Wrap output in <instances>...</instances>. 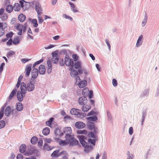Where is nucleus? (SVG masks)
Instances as JSON below:
<instances>
[{
    "label": "nucleus",
    "instance_id": "nucleus-12",
    "mask_svg": "<svg viewBox=\"0 0 159 159\" xmlns=\"http://www.w3.org/2000/svg\"><path fill=\"white\" fill-rule=\"evenodd\" d=\"M36 11H37L38 15H41L42 14V9L41 6L39 3H36L35 5Z\"/></svg>",
    "mask_w": 159,
    "mask_h": 159
},
{
    "label": "nucleus",
    "instance_id": "nucleus-6",
    "mask_svg": "<svg viewBox=\"0 0 159 159\" xmlns=\"http://www.w3.org/2000/svg\"><path fill=\"white\" fill-rule=\"evenodd\" d=\"M26 89L29 92H31L33 91L35 88L34 84L32 82H30L27 84Z\"/></svg>",
    "mask_w": 159,
    "mask_h": 159
},
{
    "label": "nucleus",
    "instance_id": "nucleus-1",
    "mask_svg": "<svg viewBox=\"0 0 159 159\" xmlns=\"http://www.w3.org/2000/svg\"><path fill=\"white\" fill-rule=\"evenodd\" d=\"M78 138L79 139L80 143L83 146L85 147L84 151L87 152H88L92 149V147L90 145H87V143L84 140L85 137L82 135L78 136Z\"/></svg>",
    "mask_w": 159,
    "mask_h": 159
},
{
    "label": "nucleus",
    "instance_id": "nucleus-15",
    "mask_svg": "<svg viewBox=\"0 0 159 159\" xmlns=\"http://www.w3.org/2000/svg\"><path fill=\"white\" fill-rule=\"evenodd\" d=\"M80 88H83L87 85V81L86 80H82L77 83Z\"/></svg>",
    "mask_w": 159,
    "mask_h": 159
},
{
    "label": "nucleus",
    "instance_id": "nucleus-44",
    "mask_svg": "<svg viewBox=\"0 0 159 159\" xmlns=\"http://www.w3.org/2000/svg\"><path fill=\"white\" fill-rule=\"evenodd\" d=\"M32 22L34 24L33 26L34 27H37L38 26V24L37 23V20L36 19H33L32 20Z\"/></svg>",
    "mask_w": 159,
    "mask_h": 159
},
{
    "label": "nucleus",
    "instance_id": "nucleus-59",
    "mask_svg": "<svg viewBox=\"0 0 159 159\" xmlns=\"http://www.w3.org/2000/svg\"><path fill=\"white\" fill-rule=\"evenodd\" d=\"M93 96V92L92 90H90L89 93V98H91Z\"/></svg>",
    "mask_w": 159,
    "mask_h": 159
},
{
    "label": "nucleus",
    "instance_id": "nucleus-10",
    "mask_svg": "<svg viewBox=\"0 0 159 159\" xmlns=\"http://www.w3.org/2000/svg\"><path fill=\"white\" fill-rule=\"evenodd\" d=\"M73 66H70L69 68V70L70 71V75L72 77H75L77 75L78 73L77 70L74 69H73Z\"/></svg>",
    "mask_w": 159,
    "mask_h": 159
},
{
    "label": "nucleus",
    "instance_id": "nucleus-49",
    "mask_svg": "<svg viewBox=\"0 0 159 159\" xmlns=\"http://www.w3.org/2000/svg\"><path fill=\"white\" fill-rule=\"evenodd\" d=\"M43 61V59H41L40 60L37 61L35 62V63L33 64V67H35L36 65L39 64L40 63L42 62Z\"/></svg>",
    "mask_w": 159,
    "mask_h": 159
},
{
    "label": "nucleus",
    "instance_id": "nucleus-28",
    "mask_svg": "<svg viewBox=\"0 0 159 159\" xmlns=\"http://www.w3.org/2000/svg\"><path fill=\"white\" fill-rule=\"evenodd\" d=\"M13 8L16 11H19L20 9V5L18 3H16L15 4Z\"/></svg>",
    "mask_w": 159,
    "mask_h": 159
},
{
    "label": "nucleus",
    "instance_id": "nucleus-16",
    "mask_svg": "<svg viewBox=\"0 0 159 159\" xmlns=\"http://www.w3.org/2000/svg\"><path fill=\"white\" fill-rule=\"evenodd\" d=\"M47 72L48 74L50 73L52 71V65L50 60H48L47 62Z\"/></svg>",
    "mask_w": 159,
    "mask_h": 159
},
{
    "label": "nucleus",
    "instance_id": "nucleus-30",
    "mask_svg": "<svg viewBox=\"0 0 159 159\" xmlns=\"http://www.w3.org/2000/svg\"><path fill=\"white\" fill-rule=\"evenodd\" d=\"M13 9V7L11 5H8L6 7V11L8 13H11Z\"/></svg>",
    "mask_w": 159,
    "mask_h": 159
},
{
    "label": "nucleus",
    "instance_id": "nucleus-14",
    "mask_svg": "<svg viewBox=\"0 0 159 159\" xmlns=\"http://www.w3.org/2000/svg\"><path fill=\"white\" fill-rule=\"evenodd\" d=\"M46 71V69L44 65H41L39 67V72L40 74L43 75Z\"/></svg>",
    "mask_w": 159,
    "mask_h": 159
},
{
    "label": "nucleus",
    "instance_id": "nucleus-39",
    "mask_svg": "<svg viewBox=\"0 0 159 159\" xmlns=\"http://www.w3.org/2000/svg\"><path fill=\"white\" fill-rule=\"evenodd\" d=\"M89 92V89L87 88H84L82 91V94L84 95H86Z\"/></svg>",
    "mask_w": 159,
    "mask_h": 159
},
{
    "label": "nucleus",
    "instance_id": "nucleus-53",
    "mask_svg": "<svg viewBox=\"0 0 159 159\" xmlns=\"http://www.w3.org/2000/svg\"><path fill=\"white\" fill-rule=\"evenodd\" d=\"M88 135L89 137L90 138H96V136L95 135L94 133L92 132H90V133H89L88 134Z\"/></svg>",
    "mask_w": 159,
    "mask_h": 159
},
{
    "label": "nucleus",
    "instance_id": "nucleus-57",
    "mask_svg": "<svg viewBox=\"0 0 159 159\" xmlns=\"http://www.w3.org/2000/svg\"><path fill=\"white\" fill-rule=\"evenodd\" d=\"M60 65L61 66H62L64 65L65 64V62L64 60L63 59H60L59 62Z\"/></svg>",
    "mask_w": 159,
    "mask_h": 159
},
{
    "label": "nucleus",
    "instance_id": "nucleus-38",
    "mask_svg": "<svg viewBox=\"0 0 159 159\" xmlns=\"http://www.w3.org/2000/svg\"><path fill=\"white\" fill-rule=\"evenodd\" d=\"M53 120L54 118H50L48 120L46 121V125L49 126H50L52 125V122L53 121Z\"/></svg>",
    "mask_w": 159,
    "mask_h": 159
},
{
    "label": "nucleus",
    "instance_id": "nucleus-33",
    "mask_svg": "<svg viewBox=\"0 0 159 159\" xmlns=\"http://www.w3.org/2000/svg\"><path fill=\"white\" fill-rule=\"evenodd\" d=\"M13 43L15 45H17L19 43L20 39L18 37H16L14 38L13 41Z\"/></svg>",
    "mask_w": 159,
    "mask_h": 159
},
{
    "label": "nucleus",
    "instance_id": "nucleus-20",
    "mask_svg": "<svg viewBox=\"0 0 159 159\" xmlns=\"http://www.w3.org/2000/svg\"><path fill=\"white\" fill-rule=\"evenodd\" d=\"M66 139L64 140H61L59 142L60 145H66L69 143L70 141L69 140V138H65Z\"/></svg>",
    "mask_w": 159,
    "mask_h": 159
},
{
    "label": "nucleus",
    "instance_id": "nucleus-17",
    "mask_svg": "<svg viewBox=\"0 0 159 159\" xmlns=\"http://www.w3.org/2000/svg\"><path fill=\"white\" fill-rule=\"evenodd\" d=\"M32 64H29L26 66L25 69L26 72V75L27 76H28L30 75V72L31 70Z\"/></svg>",
    "mask_w": 159,
    "mask_h": 159
},
{
    "label": "nucleus",
    "instance_id": "nucleus-25",
    "mask_svg": "<svg viewBox=\"0 0 159 159\" xmlns=\"http://www.w3.org/2000/svg\"><path fill=\"white\" fill-rule=\"evenodd\" d=\"M91 108V107L89 105H84L82 107V110L84 112L88 111Z\"/></svg>",
    "mask_w": 159,
    "mask_h": 159
},
{
    "label": "nucleus",
    "instance_id": "nucleus-11",
    "mask_svg": "<svg viewBox=\"0 0 159 159\" xmlns=\"http://www.w3.org/2000/svg\"><path fill=\"white\" fill-rule=\"evenodd\" d=\"M38 75V70L37 68H34L31 72L32 77L33 78H36Z\"/></svg>",
    "mask_w": 159,
    "mask_h": 159
},
{
    "label": "nucleus",
    "instance_id": "nucleus-19",
    "mask_svg": "<svg viewBox=\"0 0 159 159\" xmlns=\"http://www.w3.org/2000/svg\"><path fill=\"white\" fill-rule=\"evenodd\" d=\"M69 4L70 5L71 9L74 12H78V11L75 5L72 2H69Z\"/></svg>",
    "mask_w": 159,
    "mask_h": 159
},
{
    "label": "nucleus",
    "instance_id": "nucleus-43",
    "mask_svg": "<svg viewBox=\"0 0 159 159\" xmlns=\"http://www.w3.org/2000/svg\"><path fill=\"white\" fill-rule=\"evenodd\" d=\"M15 54V52L12 51H10L8 52L7 54V56L8 57H10L11 56Z\"/></svg>",
    "mask_w": 159,
    "mask_h": 159
},
{
    "label": "nucleus",
    "instance_id": "nucleus-61",
    "mask_svg": "<svg viewBox=\"0 0 159 159\" xmlns=\"http://www.w3.org/2000/svg\"><path fill=\"white\" fill-rule=\"evenodd\" d=\"M55 47V45L53 44H50L49 46L47 47H46L45 48V49H49L51 48H52Z\"/></svg>",
    "mask_w": 159,
    "mask_h": 159
},
{
    "label": "nucleus",
    "instance_id": "nucleus-18",
    "mask_svg": "<svg viewBox=\"0 0 159 159\" xmlns=\"http://www.w3.org/2000/svg\"><path fill=\"white\" fill-rule=\"evenodd\" d=\"M23 27V25L20 24H18L16 26V29L19 31V32L17 33L18 35H21Z\"/></svg>",
    "mask_w": 159,
    "mask_h": 159
},
{
    "label": "nucleus",
    "instance_id": "nucleus-63",
    "mask_svg": "<svg viewBox=\"0 0 159 159\" xmlns=\"http://www.w3.org/2000/svg\"><path fill=\"white\" fill-rule=\"evenodd\" d=\"M129 133L130 135H132L133 133V128L132 127H130L129 129Z\"/></svg>",
    "mask_w": 159,
    "mask_h": 159
},
{
    "label": "nucleus",
    "instance_id": "nucleus-32",
    "mask_svg": "<svg viewBox=\"0 0 159 159\" xmlns=\"http://www.w3.org/2000/svg\"><path fill=\"white\" fill-rule=\"evenodd\" d=\"M16 89H14L12 90L8 98L9 99L11 100L12 99L13 96L16 93Z\"/></svg>",
    "mask_w": 159,
    "mask_h": 159
},
{
    "label": "nucleus",
    "instance_id": "nucleus-52",
    "mask_svg": "<svg viewBox=\"0 0 159 159\" xmlns=\"http://www.w3.org/2000/svg\"><path fill=\"white\" fill-rule=\"evenodd\" d=\"M21 92L23 94H25L26 93L27 90L26 87L20 88Z\"/></svg>",
    "mask_w": 159,
    "mask_h": 159
},
{
    "label": "nucleus",
    "instance_id": "nucleus-31",
    "mask_svg": "<svg viewBox=\"0 0 159 159\" xmlns=\"http://www.w3.org/2000/svg\"><path fill=\"white\" fill-rule=\"evenodd\" d=\"M59 151V150H57L54 151L51 154V156L52 157H58L59 156V155L58 154Z\"/></svg>",
    "mask_w": 159,
    "mask_h": 159
},
{
    "label": "nucleus",
    "instance_id": "nucleus-40",
    "mask_svg": "<svg viewBox=\"0 0 159 159\" xmlns=\"http://www.w3.org/2000/svg\"><path fill=\"white\" fill-rule=\"evenodd\" d=\"M147 20V15L146 13H145V17L143 21L142 22V25L143 26H144L146 24Z\"/></svg>",
    "mask_w": 159,
    "mask_h": 159
},
{
    "label": "nucleus",
    "instance_id": "nucleus-45",
    "mask_svg": "<svg viewBox=\"0 0 159 159\" xmlns=\"http://www.w3.org/2000/svg\"><path fill=\"white\" fill-rule=\"evenodd\" d=\"M0 17L2 20H5L7 18V16L6 14H4L1 16Z\"/></svg>",
    "mask_w": 159,
    "mask_h": 159
},
{
    "label": "nucleus",
    "instance_id": "nucleus-3",
    "mask_svg": "<svg viewBox=\"0 0 159 159\" xmlns=\"http://www.w3.org/2000/svg\"><path fill=\"white\" fill-rule=\"evenodd\" d=\"M16 112V111L13 110L11 109V107L9 106H7L6 108L5 111V114L6 116H9L11 113L12 112L13 115H15V116H17V115L14 113V112Z\"/></svg>",
    "mask_w": 159,
    "mask_h": 159
},
{
    "label": "nucleus",
    "instance_id": "nucleus-54",
    "mask_svg": "<svg viewBox=\"0 0 159 159\" xmlns=\"http://www.w3.org/2000/svg\"><path fill=\"white\" fill-rule=\"evenodd\" d=\"M112 83L113 85L115 87L117 85V81L115 79H114L112 80Z\"/></svg>",
    "mask_w": 159,
    "mask_h": 159
},
{
    "label": "nucleus",
    "instance_id": "nucleus-37",
    "mask_svg": "<svg viewBox=\"0 0 159 159\" xmlns=\"http://www.w3.org/2000/svg\"><path fill=\"white\" fill-rule=\"evenodd\" d=\"M43 148L44 149L47 151H50L53 148V147L51 148L50 147L48 146V144L47 143L44 144Z\"/></svg>",
    "mask_w": 159,
    "mask_h": 159
},
{
    "label": "nucleus",
    "instance_id": "nucleus-26",
    "mask_svg": "<svg viewBox=\"0 0 159 159\" xmlns=\"http://www.w3.org/2000/svg\"><path fill=\"white\" fill-rule=\"evenodd\" d=\"M87 125L90 129L92 130L94 129L95 125L93 122L89 121L87 123Z\"/></svg>",
    "mask_w": 159,
    "mask_h": 159
},
{
    "label": "nucleus",
    "instance_id": "nucleus-29",
    "mask_svg": "<svg viewBox=\"0 0 159 159\" xmlns=\"http://www.w3.org/2000/svg\"><path fill=\"white\" fill-rule=\"evenodd\" d=\"M26 149V146L25 145L23 144L21 145L20 148V152L21 153H24Z\"/></svg>",
    "mask_w": 159,
    "mask_h": 159
},
{
    "label": "nucleus",
    "instance_id": "nucleus-27",
    "mask_svg": "<svg viewBox=\"0 0 159 159\" xmlns=\"http://www.w3.org/2000/svg\"><path fill=\"white\" fill-rule=\"evenodd\" d=\"M143 38V36L142 35H140L138 40L136 44V46L137 47H139L142 43V40Z\"/></svg>",
    "mask_w": 159,
    "mask_h": 159
},
{
    "label": "nucleus",
    "instance_id": "nucleus-5",
    "mask_svg": "<svg viewBox=\"0 0 159 159\" xmlns=\"http://www.w3.org/2000/svg\"><path fill=\"white\" fill-rule=\"evenodd\" d=\"M81 111L80 110L77 109L73 108L71 109L70 112L71 115L81 116L83 113L81 112Z\"/></svg>",
    "mask_w": 159,
    "mask_h": 159
},
{
    "label": "nucleus",
    "instance_id": "nucleus-36",
    "mask_svg": "<svg viewBox=\"0 0 159 159\" xmlns=\"http://www.w3.org/2000/svg\"><path fill=\"white\" fill-rule=\"evenodd\" d=\"M97 117L96 116H90L88 117L87 118V120L89 121H95L97 120Z\"/></svg>",
    "mask_w": 159,
    "mask_h": 159
},
{
    "label": "nucleus",
    "instance_id": "nucleus-55",
    "mask_svg": "<svg viewBox=\"0 0 159 159\" xmlns=\"http://www.w3.org/2000/svg\"><path fill=\"white\" fill-rule=\"evenodd\" d=\"M13 35V33L12 32H11L7 34H6V37L7 39H9V38L11 37Z\"/></svg>",
    "mask_w": 159,
    "mask_h": 159
},
{
    "label": "nucleus",
    "instance_id": "nucleus-21",
    "mask_svg": "<svg viewBox=\"0 0 159 159\" xmlns=\"http://www.w3.org/2000/svg\"><path fill=\"white\" fill-rule=\"evenodd\" d=\"M26 18V16L25 15L23 14H20L18 17V19L21 22H23L24 21Z\"/></svg>",
    "mask_w": 159,
    "mask_h": 159
},
{
    "label": "nucleus",
    "instance_id": "nucleus-2",
    "mask_svg": "<svg viewBox=\"0 0 159 159\" xmlns=\"http://www.w3.org/2000/svg\"><path fill=\"white\" fill-rule=\"evenodd\" d=\"M64 132L66 134L65 138H70L72 136L71 134L72 133L71 128L70 127H65L64 129Z\"/></svg>",
    "mask_w": 159,
    "mask_h": 159
},
{
    "label": "nucleus",
    "instance_id": "nucleus-60",
    "mask_svg": "<svg viewBox=\"0 0 159 159\" xmlns=\"http://www.w3.org/2000/svg\"><path fill=\"white\" fill-rule=\"evenodd\" d=\"M23 156L21 154H18L17 156V159H23Z\"/></svg>",
    "mask_w": 159,
    "mask_h": 159
},
{
    "label": "nucleus",
    "instance_id": "nucleus-35",
    "mask_svg": "<svg viewBox=\"0 0 159 159\" xmlns=\"http://www.w3.org/2000/svg\"><path fill=\"white\" fill-rule=\"evenodd\" d=\"M37 140V138L36 137L34 136L31 139L30 141L32 144H34L36 143Z\"/></svg>",
    "mask_w": 159,
    "mask_h": 159
},
{
    "label": "nucleus",
    "instance_id": "nucleus-64",
    "mask_svg": "<svg viewBox=\"0 0 159 159\" xmlns=\"http://www.w3.org/2000/svg\"><path fill=\"white\" fill-rule=\"evenodd\" d=\"M12 39H10L7 43V45H11L12 44Z\"/></svg>",
    "mask_w": 159,
    "mask_h": 159
},
{
    "label": "nucleus",
    "instance_id": "nucleus-62",
    "mask_svg": "<svg viewBox=\"0 0 159 159\" xmlns=\"http://www.w3.org/2000/svg\"><path fill=\"white\" fill-rule=\"evenodd\" d=\"M75 79L76 80V83H77L78 82H79L80 81V79L79 76H77V75L76 76Z\"/></svg>",
    "mask_w": 159,
    "mask_h": 159
},
{
    "label": "nucleus",
    "instance_id": "nucleus-13",
    "mask_svg": "<svg viewBox=\"0 0 159 159\" xmlns=\"http://www.w3.org/2000/svg\"><path fill=\"white\" fill-rule=\"evenodd\" d=\"M59 60V56L57 54L53 55L52 59L51 61L53 63H57Z\"/></svg>",
    "mask_w": 159,
    "mask_h": 159
},
{
    "label": "nucleus",
    "instance_id": "nucleus-4",
    "mask_svg": "<svg viewBox=\"0 0 159 159\" xmlns=\"http://www.w3.org/2000/svg\"><path fill=\"white\" fill-rule=\"evenodd\" d=\"M65 63L67 66H73L74 63L72 59H70L69 57L68 56H66L65 57Z\"/></svg>",
    "mask_w": 159,
    "mask_h": 159
},
{
    "label": "nucleus",
    "instance_id": "nucleus-22",
    "mask_svg": "<svg viewBox=\"0 0 159 159\" xmlns=\"http://www.w3.org/2000/svg\"><path fill=\"white\" fill-rule=\"evenodd\" d=\"M17 99L19 101L21 102L23 101V95L20 91H18L17 92Z\"/></svg>",
    "mask_w": 159,
    "mask_h": 159
},
{
    "label": "nucleus",
    "instance_id": "nucleus-24",
    "mask_svg": "<svg viewBox=\"0 0 159 159\" xmlns=\"http://www.w3.org/2000/svg\"><path fill=\"white\" fill-rule=\"evenodd\" d=\"M23 108V105L20 102H18L16 105V109L19 111H21Z\"/></svg>",
    "mask_w": 159,
    "mask_h": 159
},
{
    "label": "nucleus",
    "instance_id": "nucleus-48",
    "mask_svg": "<svg viewBox=\"0 0 159 159\" xmlns=\"http://www.w3.org/2000/svg\"><path fill=\"white\" fill-rule=\"evenodd\" d=\"M43 61V59H41L40 60L37 61L35 62V63L33 64V67H35L36 65L39 64L40 63L42 62Z\"/></svg>",
    "mask_w": 159,
    "mask_h": 159
},
{
    "label": "nucleus",
    "instance_id": "nucleus-8",
    "mask_svg": "<svg viewBox=\"0 0 159 159\" xmlns=\"http://www.w3.org/2000/svg\"><path fill=\"white\" fill-rule=\"evenodd\" d=\"M87 102V99L84 96L80 97L79 99V103L80 105H84L86 104Z\"/></svg>",
    "mask_w": 159,
    "mask_h": 159
},
{
    "label": "nucleus",
    "instance_id": "nucleus-23",
    "mask_svg": "<svg viewBox=\"0 0 159 159\" xmlns=\"http://www.w3.org/2000/svg\"><path fill=\"white\" fill-rule=\"evenodd\" d=\"M50 132V130L48 127H46L44 128L42 131L43 134L45 135H47L49 134Z\"/></svg>",
    "mask_w": 159,
    "mask_h": 159
},
{
    "label": "nucleus",
    "instance_id": "nucleus-46",
    "mask_svg": "<svg viewBox=\"0 0 159 159\" xmlns=\"http://www.w3.org/2000/svg\"><path fill=\"white\" fill-rule=\"evenodd\" d=\"M88 142L89 143H90L94 146L95 144V140L94 139H88Z\"/></svg>",
    "mask_w": 159,
    "mask_h": 159
},
{
    "label": "nucleus",
    "instance_id": "nucleus-42",
    "mask_svg": "<svg viewBox=\"0 0 159 159\" xmlns=\"http://www.w3.org/2000/svg\"><path fill=\"white\" fill-rule=\"evenodd\" d=\"M77 134H85L87 133V131L86 130H79L77 131Z\"/></svg>",
    "mask_w": 159,
    "mask_h": 159
},
{
    "label": "nucleus",
    "instance_id": "nucleus-34",
    "mask_svg": "<svg viewBox=\"0 0 159 159\" xmlns=\"http://www.w3.org/2000/svg\"><path fill=\"white\" fill-rule=\"evenodd\" d=\"M81 63L80 61H77L74 64V67L75 69H77L81 68Z\"/></svg>",
    "mask_w": 159,
    "mask_h": 159
},
{
    "label": "nucleus",
    "instance_id": "nucleus-9",
    "mask_svg": "<svg viewBox=\"0 0 159 159\" xmlns=\"http://www.w3.org/2000/svg\"><path fill=\"white\" fill-rule=\"evenodd\" d=\"M75 127L78 129H80L84 128L85 126V124L81 121H78L75 124Z\"/></svg>",
    "mask_w": 159,
    "mask_h": 159
},
{
    "label": "nucleus",
    "instance_id": "nucleus-41",
    "mask_svg": "<svg viewBox=\"0 0 159 159\" xmlns=\"http://www.w3.org/2000/svg\"><path fill=\"white\" fill-rule=\"evenodd\" d=\"M4 107L3 106L2 107L0 110V119H1L3 116Z\"/></svg>",
    "mask_w": 159,
    "mask_h": 159
},
{
    "label": "nucleus",
    "instance_id": "nucleus-58",
    "mask_svg": "<svg viewBox=\"0 0 159 159\" xmlns=\"http://www.w3.org/2000/svg\"><path fill=\"white\" fill-rule=\"evenodd\" d=\"M72 57L74 61H76L77 60L78 57L76 55L73 54V55Z\"/></svg>",
    "mask_w": 159,
    "mask_h": 159
},
{
    "label": "nucleus",
    "instance_id": "nucleus-47",
    "mask_svg": "<svg viewBox=\"0 0 159 159\" xmlns=\"http://www.w3.org/2000/svg\"><path fill=\"white\" fill-rule=\"evenodd\" d=\"M5 125V122L4 120H1L0 121V129L4 128Z\"/></svg>",
    "mask_w": 159,
    "mask_h": 159
},
{
    "label": "nucleus",
    "instance_id": "nucleus-56",
    "mask_svg": "<svg viewBox=\"0 0 159 159\" xmlns=\"http://www.w3.org/2000/svg\"><path fill=\"white\" fill-rule=\"evenodd\" d=\"M63 17L65 19H67L72 20V18L71 17L67 16L66 14H64L63 15Z\"/></svg>",
    "mask_w": 159,
    "mask_h": 159
},
{
    "label": "nucleus",
    "instance_id": "nucleus-7",
    "mask_svg": "<svg viewBox=\"0 0 159 159\" xmlns=\"http://www.w3.org/2000/svg\"><path fill=\"white\" fill-rule=\"evenodd\" d=\"M69 140L70 141L69 143L71 146H75L78 143V141L72 136L69 138Z\"/></svg>",
    "mask_w": 159,
    "mask_h": 159
},
{
    "label": "nucleus",
    "instance_id": "nucleus-50",
    "mask_svg": "<svg viewBox=\"0 0 159 159\" xmlns=\"http://www.w3.org/2000/svg\"><path fill=\"white\" fill-rule=\"evenodd\" d=\"M43 61V59H41L40 60L37 61L35 62V63L33 64V67H35L36 65L39 64L40 63L42 62Z\"/></svg>",
    "mask_w": 159,
    "mask_h": 159
},
{
    "label": "nucleus",
    "instance_id": "nucleus-51",
    "mask_svg": "<svg viewBox=\"0 0 159 159\" xmlns=\"http://www.w3.org/2000/svg\"><path fill=\"white\" fill-rule=\"evenodd\" d=\"M40 15H38L39 23H41L43 21V20L42 19V17Z\"/></svg>",
    "mask_w": 159,
    "mask_h": 159
}]
</instances>
